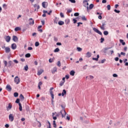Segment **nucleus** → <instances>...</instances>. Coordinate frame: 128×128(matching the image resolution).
Masks as SVG:
<instances>
[{
  "instance_id": "f257e3e1",
  "label": "nucleus",
  "mask_w": 128,
  "mask_h": 128,
  "mask_svg": "<svg viewBox=\"0 0 128 128\" xmlns=\"http://www.w3.org/2000/svg\"><path fill=\"white\" fill-rule=\"evenodd\" d=\"M62 114V118H64L66 116V112L65 110H60V112L56 114V116H60Z\"/></svg>"
},
{
  "instance_id": "f03ea898",
  "label": "nucleus",
  "mask_w": 128,
  "mask_h": 128,
  "mask_svg": "<svg viewBox=\"0 0 128 128\" xmlns=\"http://www.w3.org/2000/svg\"><path fill=\"white\" fill-rule=\"evenodd\" d=\"M93 30L95 32H96V34H100V36H102V32H100L98 29L94 28Z\"/></svg>"
},
{
  "instance_id": "7ed1b4c3",
  "label": "nucleus",
  "mask_w": 128,
  "mask_h": 128,
  "mask_svg": "<svg viewBox=\"0 0 128 128\" xmlns=\"http://www.w3.org/2000/svg\"><path fill=\"white\" fill-rule=\"evenodd\" d=\"M106 24V22L103 21L102 22V26H100V28L102 30H105L106 28H104V26Z\"/></svg>"
},
{
  "instance_id": "20e7f679",
  "label": "nucleus",
  "mask_w": 128,
  "mask_h": 128,
  "mask_svg": "<svg viewBox=\"0 0 128 128\" xmlns=\"http://www.w3.org/2000/svg\"><path fill=\"white\" fill-rule=\"evenodd\" d=\"M14 82L16 84H18L20 82V78H18V76H16L14 78Z\"/></svg>"
},
{
  "instance_id": "39448f33",
  "label": "nucleus",
  "mask_w": 128,
  "mask_h": 128,
  "mask_svg": "<svg viewBox=\"0 0 128 128\" xmlns=\"http://www.w3.org/2000/svg\"><path fill=\"white\" fill-rule=\"evenodd\" d=\"M48 3L46 2H42V6L44 8H48Z\"/></svg>"
},
{
  "instance_id": "423d86ee",
  "label": "nucleus",
  "mask_w": 128,
  "mask_h": 128,
  "mask_svg": "<svg viewBox=\"0 0 128 128\" xmlns=\"http://www.w3.org/2000/svg\"><path fill=\"white\" fill-rule=\"evenodd\" d=\"M29 24L30 26H34V20L32 18H29Z\"/></svg>"
},
{
  "instance_id": "0eeeda50",
  "label": "nucleus",
  "mask_w": 128,
  "mask_h": 128,
  "mask_svg": "<svg viewBox=\"0 0 128 128\" xmlns=\"http://www.w3.org/2000/svg\"><path fill=\"white\" fill-rule=\"evenodd\" d=\"M83 6H84V8H86V6H88V0H83Z\"/></svg>"
},
{
  "instance_id": "6e6552de",
  "label": "nucleus",
  "mask_w": 128,
  "mask_h": 128,
  "mask_svg": "<svg viewBox=\"0 0 128 128\" xmlns=\"http://www.w3.org/2000/svg\"><path fill=\"white\" fill-rule=\"evenodd\" d=\"M14 116L12 115V114H10L9 120H10V122H14Z\"/></svg>"
},
{
  "instance_id": "1a4fd4ad",
  "label": "nucleus",
  "mask_w": 128,
  "mask_h": 128,
  "mask_svg": "<svg viewBox=\"0 0 128 128\" xmlns=\"http://www.w3.org/2000/svg\"><path fill=\"white\" fill-rule=\"evenodd\" d=\"M4 48H5V52H6V54H8L10 52V48L9 47H6V46H4Z\"/></svg>"
},
{
  "instance_id": "9d476101",
  "label": "nucleus",
  "mask_w": 128,
  "mask_h": 128,
  "mask_svg": "<svg viewBox=\"0 0 128 128\" xmlns=\"http://www.w3.org/2000/svg\"><path fill=\"white\" fill-rule=\"evenodd\" d=\"M6 90L8 92H12V86L10 84H7L6 86Z\"/></svg>"
},
{
  "instance_id": "9b49d317",
  "label": "nucleus",
  "mask_w": 128,
  "mask_h": 128,
  "mask_svg": "<svg viewBox=\"0 0 128 128\" xmlns=\"http://www.w3.org/2000/svg\"><path fill=\"white\" fill-rule=\"evenodd\" d=\"M110 48H112V47L104 48L102 50V52H104V54H106V50H110Z\"/></svg>"
},
{
  "instance_id": "f8f14e48",
  "label": "nucleus",
  "mask_w": 128,
  "mask_h": 128,
  "mask_svg": "<svg viewBox=\"0 0 128 128\" xmlns=\"http://www.w3.org/2000/svg\"><path fill=\"white\" fill-rule=\"evenodd\" d=\"M12 40H14V42H16L18 41V36H13Z\"/></svg>"
},
{
  "instance_id": "ddd939ff",
  "label": "nucleus",
  "mask_w": 128,
  "mask_h": 128,
  "mask_svg": "<svg viewBox=\"0 0 128 128\" xmlns=\"http://www.w3.org/2000/svg\"><path fill=\"white\" fill-rule=\"evenodd\" d=\"M5 40H6L7 42H10V36H6L5 38Z\"/></svg>"
},
{
  "instance_id": "4468645a",
  "label": "nucleus",
  "mask_w": 128,
  "mask_h": 128,
  "mask_svg": "<svg viewBox=\"0 0 128 128\" xmlns=\"http://www.w3.org/2000/svg\"><path fill=\"white\" fill-rule=\"evenodd\" d=\"M58 68L55 66L52 69V72L53 74H56V72Z\"/></svg>"
},
{
  "instance_id": "2eb2a0df",
  "label": "nucleus",
  "mask_w": 128,
  "mask_h": 128,
  "mask_svg": "<svg viewBox=\"0 0 128 128\" xmlns=\"http://www.w3.org/2000/svg\"><path fill=\"white\" fill-rule=\"evenodd\" d=\"M11 48L12 50H16V44L14 43L12 44Z\"/></svg>"
},
{
  "instance_id": "dca6fc26",
  "label": "nucleus",
  "mask_w": 128,
  "mask_h": 128,
  "mask_svg": "<svg viewBox=\"0 0 128 128\" xmlns=\"http://www.w3.org/2000/svg\"><path fill=\"white\" fill-rule=\"evenodd\" d=\"M66 90L64 89L62 90V96H66Z\"/></svg>"
},
{
  "instance_id": "f3484780",
  "label": "nucleus",
  "mask_w": 128,
  "mask_h": 128,
  "mask_svg": "<svg viewBox=\"0 0 128 128\" xmlns=\"http://www.w3.org/2000/svg\"><path fill=\"white\" fill-rule=\"evenodd\" d=\"M12 105L10 104V103H9L8 104V106L7 107V110H12Z\"/></svg>"
},
{
  "instance_id": "a211bd4d",
  "label": "nucleus",
  "mask_w": 128,
  "mask_h": 128,
  "mask_svg": "<svg viewBox=\"0 0 128 128\" xmlns=\"http://www.w3.org/2000/svg\"><path fill=\"white\" fill-rule=\"evenodd\" d=\"M12 60L8 61V68H12Z\"/></svg>"
},
{
  "instance_id": "6ab92c4d",
  "label": "nucleus",
  "mask_w": 128,
  "mask_h": 128,
  "mask_svg": "<svg viewBox=\"0 0 128 128\" xmlns=\"http://www.w3.org/2000/svg\"><path fill=\"white\" fill-rule=\"evenodd\" d=\"M58 24L59 26H64V22L62 21V20L59 21V22H58Z\"/></svg>"
},
{
  "instance_id": "aec40b11",
  "label": "nucleus",
  "mask_w": 128,
  "mask_h": 128,
  "mask_svg": "<svg viewBox=\"0 0 128 128\" xmlns=\"http://www.w3.org/2000/svg\"><path fill=\"white\" fill-rule=\"evenodd\" d=\"M120 44H122V46H125V44H126V42H124V40L120 39Z\"/></svg>"
},
{
  "instance_id": "412c9836",
  "label": "nucleus",
  "mask_w": 128,
  "mask_h": 128,
  "mask_svg": "<svg viewBox=\"0 0 128 128\" xmlns=\"http://www.w3.org/2000/svg\"><path fill=\"white\" fill-rule=\"evenodd\" d=\"M44 72V70L42 69L38 71V76H40Z\"/></svg>"
},
{
  "instance_id": "4be33fe9",
  "label": "nucleus",
  "mask_w": 128,
  "mask_h": 128,
  "mask_svg": "<svg viewBox=\"0 0 128 128\" xmlns=\"http://www.w3.org/2000/svg\"><path fill=\"white\" fill-rule=\"evenodd\" d=\"M70 75L72 76H74V74H76V72H74V70H72L70 72Z\"/></svg>"
},
{
  "instance_id": "5701e85b",
  "label": "nucleus",
  "mask_w": 128,
  "mask_h": 128,
  "mask_svg": "<svg viewBox=\"0 0 128 128\" xmlns=\"http://www.w3.org/2000/svg\"><path fill=\"white\" fill-rule=\"evenodd\" d=\"M46 124H48V126H47V128H52V127L50 126V121H48V120H47L46 121Z\"/></svg>"
},
{
  "instance_id": "b1692460",
  "label": "nucleus",
  "mask_w": 128,
  "mask_h": 128,
  "mask_svg": "<svg viewBox=\"0 0 128 128\" xmlns=\"http://www.w3.org/2000/svg\"><path fill=\"white\" fill-rule=\"evenodd\" d=\"M34 6L35 8H37V12H38V10L40 8V6L38 4H34Z\"/></svg>"
},
{
  "instance_id": "393cba45",
  "label": "nucleus",
  "mask_w": 128,
  "mask_h": 128,
  "mask_svg": "<svg viewBox=\"0 0 128 128\" xmlns=\"http://www.w3.org/2000/svg\"><path fill=\"white\" fill-rule=\"evenodd\" d=\"M94 4H90L89 6L90 10H92V8H94Z\"/></svg>"
},
{
  "instance_id": "a878e982",
  "label": "nucleus",
  "mask_w": 128,
  "mask_h": 128,
  "mask_svg": "<svg viewBox=\"0 0 128 128\" xmlns=\"http://www.w3.org/2000/svg\"><path fill=\"white\" fill-rule=\"evenodd\" d=\"M19 110H20V112H22V104L21 103H19Z\"/></svg>"
},
{
  "instance_id": "bb28decb",
  "label": "nucleus",
  "mask_w": 128,
  "mask_h": 128,
  "mask_svg": "<svg viewBox=\"0 0 128 128\" xmlns=\"http://www.w3.org/2000/svg\"><path fill=\"white\" fill-rule=\"evenodd\" d=\"M86 54L87 56V58H90V56H92V53H90V52H88Z\"/></svg>"
},
{
  "instance_id": "cd10ccee",
  "label": "nucleus",
  "mask_w": 128,
  "mask_h": 128,
  "mask_svg": "<svg viewBox=\"0 0 128 128\" xmlns=\"http://www.w3.org/2000/svg\"><path fill=\"white\" fill-rule=\"evenodd\" d=\"M30 56H31V54L30 53H28L25 54V58H30Z\"/></svg>"
},
{
  "instance_id": "c85d7f7f",
  "label": "nucleus",
  "mask_w": 128,
  "mask_h": 128,
  "mask_svg": "<svg viewBox=\"0 0 128 128\" xmlns=\"http://www.w3.org/2000/svg\"><path fill=\"white\" fill-rule=\"evenodd\" d=\"M14 98H18V93L17 92H15L14 94Z\"/></svg>"
},
{
  "instance_id": "c756f323",
  "label": "nucleus",
  "mask_w": 128,
  "mask_h": 128,
  "mask_svg": "<svg viewBox=\"0 0 128 128\" xmlns=\"http://www.w3.org/2000/svg\"><path fill=\"white\" fill-rule=\"evenodd\" d=\"M15 32H18V30H20V27H16L14 28Z\"/></svg>"
},
{
  "instance_id": "7c9ffc66",
  "label": "nucleus",
  "mask_w": 128,
  "mask_h": 128,
  "mask_svg": "<svg viewBox=\"0 0 128 128\" xmlns=\"http://www.w3.org/2000/svg\"><path fill=\"white\" fill-rule=\"evenodd\" d=\"M60 106L62 110H64V108H66V105L64 104H60Z\"/></svg>"
},
{
  "instance_id": "2f4dec72",
  "label": "nucleus",
  "mask_w": 128,
  "mask_h": 128,
  "mask_svg": "<svg viewBox=\"0 0 128 128\" xmlns=\"http://www.w3.org/2000/svg\"><path fill=\"white\" fill-rule=\"evenodd\" d=\"M24 70L26 72L28 71V65H26V66H24Z\"/></svg>"
},
{
  "instance_id": "473e14b6",
  "label": "nucleus",
  "mask_w": 128,
  "mask_h": 128,
  "mask_svg": "<svg viewBox=\"0 0 128 128\" xmlns=\"http://www.w3.org/2000/svg\"><path fill=\"white\" fill-rule=\"evenodd\" d=\"M72 12V8L68 9L67 10L66 14H70V12Z\"/></svg>"
},
{
  "instance_id": "72a5a7b5",
  "label": "nucleus",
  "mask_w": 128,
  "mask_h": 128,
  "mask_svg": "<svg viewBox=\"0 0 128 128\" xmlns=\"http://www.w3.org/2000/svg\"><path fill=\"white\" fill-rule=\"evenodd\" d=\"M20 100H24V95L22 94H20Z\"/></svg>"
},
{
  "instance_id": "f704fd0d",
  "label": "nucleus",
  "mask_w": 128,
  "mask_h": 128,
  "mask_svg": "<svg viewBox=\"0 0 128 128\" xmlns=\"http://www.w3.org/2000/svg\"><path fill=\"white\" fill-rule=\"evenodd\" d=\"M104 36H108V32L107 30H105L104 32Z\"/></svg>"
},
{
  "instance_id": "c9c22d12",
  "label": "nucleus",
  "mask_w": 128,
  "mask_h": 128,
  "mask_svg": "<svg viewBox=\"0 0 128 128\" xmlns=\"http://www.w3.org/2000/svg\"><path fill=\"white\" fill-rule=\"evenodd\" d=\"M114 12H116V14H120V10H118L116 9L114 10Z\"/></svg>"
},
{
  "instance_id": "e433bc0d",
  "label": "nucleus",
  "mask_w": 128,
  "mask_h": 128,
  "mask_svg": "<svg viewBox=\"0 0 128 128\" xmlns=\"http://www.w3.org/2000/svg\"><path fill=\"white\" fill-rule=\"evenodd\" d=\"M20 98H17L15 102L16 104H21L20 102Z\"/></svg>"
},
{
  "instance_id": "4c0bfd02",
  "label": "nucleus",
  "mask_w": 128,
  "mask_h": 128,
  "mask_svg": "<svg viewBox=\"0 0 128 128\" xmlns=\"http://www.w3.org/2000/svg\"><path fill=\"white\" fill-rule=\"evenodd\" d=\"M64 81L62 82L61 81L60 83V86H64Z\"/></svg>"
},
{
  "instance_id": "58836bf2",
  "label": "nucleus",
  "mask_w": 128,
  "mask_h": 128,
  "mask_svg": "<svg viewBox=\"0 0 128 128\" xmlns=\"http://www.w3.org/2000/svg\"><path fill=\"white\" fill-rule=\"evenodd\" d=\"M60 52V48H56L54 50V52Z\"/></svg>"
},
{
  "instance_id": "ea45409f",
  "label": "nucleus",
  "mask_w": 128,
  "mask_h": 128,
  "mask_svg": "<svg viewBox=\"0 0 128 128\" xmlns=\"http://www.w3.org/2000/svg\"><path fill=\"white\" fill-rule=\"evenodd\" d=\"M53 126L54 128H56V120L53 121Z\"/></svg>"
},
{
  "instance_id": "a19ab883",
  "label": "nucleus",
  "mask_w": 128,
  "mask_h": 128,
  "mask_svg": "<svg viewBox=\"0 0 128 128\" xmlns=\"http://www.w3.org/2000/svg\"><path fill=\"white\" fill-rule=\"evenodd\" d=\"M40 46V42H35V46Z\"/></svg>"
},
{
  "instance_id": "79ce46f5",
  "label": "nucleus",
  "mask_w": 128,
  "mask_h": 128,
  "mask_svg": "<svg viewBox=\"0 0 128 128\" xmlns=\"http://www.w3.org/2000/svg\"><path fill=\"white\" fill-rule=\"evenodd\" d=\"M65 23L66 24H70V19L66 20Z\"/></svg>"
},
{
  "instance_id": "37998d69",
  "label": "nucleus",
  "mask_w": 128,
  "mask_h": 128,
  "mask_svg": "<svg viewBox=\"0 0 128 128\" xmlns=\"http://www.w3.org/2000/svg\"><path fill=\"white\" fill-rule=\"evenodd\" d=\"M46 33H44L42 34V38H46Z\"/></svg>"
},
{
  "instance_id": "c03bdc74",
  "label": "nucleus",
  "mask_w": 128,
  "mask_h": 128,
  "mask_svg": "<svg viewBox=\"0 0 128 128\" xmlns=\"http://www.w3.org/2000/svg\"><path fill=\"white\" fill-rule=\"evenodd\" d=\"M104 42V38H100V43L102 44V42Z\"/></svg>"
},
{
  "instance_id": "a18cd8bd",
  "label": "nucleus",
  "mask_w": 128,
  "mask_h": 128,
  "mask_svg": "<svg viewBox=\"0 0 128 128\" xmlns=\"http://www.w3.org/2000/svg\"><path fill=\"white\" fill-rule=\"evenodd\" d=\"M80 16V13L76 12L74 14V16Z\"/></svg>"
},
{
  "instance_id": "49530a36",
  "label": "nucleus",
  "mask_w": 128,
  "mask_h": 128,
  "mask_svg": "<svg viewBox=\"0 0 128 128\" xmlns=\"http://www.w3.org/2000/svg\"><path fill=\"white\" fill-rule=\"evenodd\" d=\"M60 18H64V13L60 12Z\"/></svg>"
},
{
  "instance_id": "de8ad7c7",
  "label": "nucleus",
  "mask_w": 128,
  "mask_h": 128,
  "mask_svg": "<svg viewBox=\"0 0 128 128\" xmlns=\"http://www.w3.org/2000/svg\"><path fill=\"white\" fill-rule=\"evenodd\" d=\"M72 4H76V0H68Z\"/></svg>"
},
{
  "instance_id": "09e8293b",
  "label": "nucleus",
  "mask_w": 128,
  "mask_h": 128,
  "mask_svg": "<svg viewBox=\"0 0 128 128\" xmlns=\"http://www.w3.org/2000/svg\"><path fill=\"white\" fill-rule=\"evenodd\" d=\"M57 18L56 17L55 18V19L54 20V24H58V20H57Z\"/></svg>"
},
{
  "instance_id": "8fccbe9b",
  "label": "nucleus",
  "mask_w": 128,
  "mask_h": 128,
  "mask_svg": "<svg viewBox=\"0 0 128 128\" xmlns=\"http://www.w3.org/2000/svg\"><path fill=\"white\" fill-rule=\"evenodd\" d=\"M82 49L80 47H78L77 48V50L78 52H82Z\"/></svg>"
},
{
  "instance_id": "3c124183",
  "label": "nucleus",
  "mask_w": 128,
  "mask_h": 128,
  "mask_svg": "<svg viewBox=\"0 0 128 128\" xmlns=\"http://www.w3.org/2000/svg\"><path fill=\"white\" fill-rule=\"evenodd\" d=\"M82 20H86V21L88 20L86 18V16H83L82 17Z\"/></svg>"
},
{
  "instance_id": "603ef678",
  "label": "nucleus",
  "mask_w": 128,
  "mask_h": 128,
  "mask_svg": "<svg viewBox=\"0 0 128 128\" xmlns=\"http://www.w3.org/2000/svg\"><path fill=\"white\" fill-rule=\"evenodd\" d=\"M107 8H108V10H110V4H108L107 6Z\"/></svg>"
},
{
  "instance_id": "864d4df0",
  "label": "nucleus",
  "mask_w": 128,
  "mask_h": 128,
  "mask_svg": "<svg viewBox=\"0 0 128 128\" xmlns=\"http://www.w3.org/2000/svg\"><path fill=\"white\" fill-rule=\"evenodd\" d=\"M4 66H8V62L6 60H4Z\"/></svg>"
},
{
  "instance_id": "5fc2aeb1",
  "label": "nucleus",
  "mask_w": 128,
  "mask_h": 128,
  "mask_svg": "<svg viewBox=\"0 0 128 128\" xmlns=\"http://www.w3.org/2000/svg\"><path fill=\"white\" fill-rule=\"evenodd\" d=\"M57 66H59V67L60 66H61L60 61H58V62Z\"/></svg>"
},
{
  "instance_id": "6e6d98bb",
  "label": "nucleus",
  "mask_w": 128,
  "mask_h": 128,
  "mask_svg": "<svg viewBox=\"0 0 128 128\" xmlns=\"http://www.w3.org/2000/svg\"><path fill=\"white\" fill-rule=\"evenodd\" d=\"M65 78L66 80H68L70 78V75L68 74L66 75Z\"/></svg>"
},
{
  "instance_id": "4d7b16f0",
  "label": "nucleus",
  "mask_w": 128,
  "mask_h": 128,
  "mask_svg": "<svg viewBox=\"0 0 128 128\" xmlns=\"http://www.w3.org/2000/svg\"><path fill=\"white\" fill-rule=\"evenodd\" d=\"M112 76H113L114 78H118V75H117L116 74H112Z\"/></svg>"
},
{
  "instance_id": "13d9d810",
  "label": "nucleus",
  "mask_w": 128,
  "mask_h": 128,
  "mask_svg": "<svg viewBox=\"0 0 128 128\" xmlns=\"http://www.w3.org/2000/svg\"><path fill=\"white\" fill-rule=\"evenodd\" d=\"M74 24H76V22H78V20H76V18L73 19Z\"/></svg>"
},
{
  "instance_id": "bf43d9fd",
  "label": "nucleus",
  "mask_w": 128,
  "mask_h": 128,
  "mask_svg": "<svg viewBox=\"0 0 128 128\" xmlns=\"http://www.w3.org/2000/svg\"><path fill=\"white\" fill-rule=\"evenodd\" d=\"M51 97H52V100H54V95L53 94H50Z\"/></svg>"
},
{
  "instance_id": "052dcab7",
  "label": "nucleus",
  "mask_w": 128,
  "mask_h": 128,
  "mask_svg": "<svg viewBox=\"0 0 128 128\" xmlns=\"http://www.w3.org/2000/svg\"><path fill=\"white\" fill-rule=\"evenodd\" d=\"M114 60H115L116 62H118L120 58H118V57H116L114 58Z\"/></svg>"
},
{
  "instance_id": "680f3d73",
  "label": "nucleus",
  "mask_w": 128,
  "mask_h": 128,
  "mask_svg": "<svg viewBox=\"0 0 128 128\" xmlns=\"http://www.w3.org/2000/svg\"><path fill=\"white\" fill-rule=\"evenodd\" d=\"M66 120H70V117L68 116H66Z\"/></svg>"
},
{
  "instance_id": "e2e57ef3",
  "label": "nucleus",
  "mask_w": 128,
  "mask_h": 128,
  "mask_svg": "<svg viewBox=\"0 0 128 128\" xmlns=\"http://www.w3.org/2000/svg\"><path fill=\"white\" fill-rule=\"evenodd\" d=\"M13 62H14L15 64H18V60H13Z\"/></svg>"
},
{
  "instance_id": "0e129e2a",
  "label": "nucleus",
  "mask_w": 128,
  "mask_h": 128,
  "mask_svg": "<svg viewBox=\"0 0 128 128\" xmlns=\"http://www.w3.org/2000/svg\"><path fill=\"white\" fill-rule=\"evenodd\" d=\"M80 24H82V22H78L77 26H78V27L80 26Z\"/></svg>"
},
{
  "instance_id": "69168bd1",
  "label": "nucleus",
  "mask_w": 128,
  "mask_h": 128,
  "mask_svg": "<svg viewBox=\"0 0 128 128\" xmlns=\"http://www.w3.org/2000/svg\"><path fill=\"white\" fill-rule=\"evenodd\" d=\"M106 59H103L101 60V64H104V62H106Z\"/></svg>"
},
{
  "instance_id": "338daca9",
  "label": "nucleus",
  "mask_w": 128,
  "mask_h": 128,
  "mask_svg": "<svg viewBox=\"0 0 128 128\" xmlns=\"http://www.w3.org/2000/svg\"><path fill=\"white\" fill-rule=\"evenodd\" d=\"M4 126L6 128H10V125L8 124H6Z\"/></svg>"
},
{
  "instance_id": "774afa93",
  "label": "nucleus",
  "mask_w": 128,
  "mask_h": 128,
  "mask_svg": "<svg viewBox=\"0 0 128 128\" xmlns=\"http://www.w3.org/2000/svg\"><path fill=\"white\" fill-rule=\"evenodd\" d=\"M56 46H62V44L60 42H58L56 44Z\"/></svg>"
}]
</instances>
